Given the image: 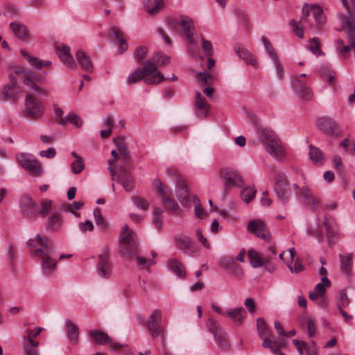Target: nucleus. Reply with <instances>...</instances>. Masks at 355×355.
<instances>
[{"instance_id":"obj_1","label":"nucleus","mask_w":355,"mask_h":355,"mask_svg":"<svg viewBox=\"0 0 355 355\" xmlns=\"http://www.w3.org/2000/svg\"><path fill=\"white\" fill-rule=\"evenodd\" d=\"M28 246L32 249L33 255L41 263L42 268L46 274L52 273L57 266V261L53 258V245L49 239L37 234L34 239L28 241Z\"/></svg>"},{"instance_id":"obj_2","label":"nucleus","mask_w":355,"mask_h":355,"mask_svg":"<svg viewBox=\"0 0 355 355\" xmlns=\"http://www.w3.org/2000/svg\"><path fill=\"white\" fill-rule=\"evenodd\" d=\"M144 79L148 85L158 84L163 81L164 75L157 70L155 63L148 60L143 64V68H137L128 77V84L132 85Z\"/></svg>"},{"instance_id":"obj_3","label":"nucleus","mask_w":355,"mask_h":355,"mask_svg":"<svg viewBox=\"0 0 355 355\" xmlns=\"http://www.w3.org/2000/svg\"><path fill=\"white\" fill-rule=\"evenodd\" d=\"M260 138L266 151L275 159L282 161L286 157V150L279 137L270 129L264 128L261 130Z\"/></svg>"},{"instance_id":"obj_4","label":"nucleus","mask_w":355,"mask_h":355,"mask_svg":"<svg viewBox=\"0 0 355 355\" xmlns=\"http://www.w3.org/2000/svg\"><path fill=\"white\" fill-rule=\"evenodd\" d=\"M135 232L125 225L121 232L120 254L126 259H132L139 251V245L136 241Z\"/></svg>"},{"instance_id":"obj_5","label":"nucleus","mask_w":355,"mask_h":355,"mask_svg":"<svg viewBox=\"0 0 355 355\" xmlns=\"http://www.w3.org/2000/svg\"><path fill=\"white\" fill-rule=\"evenodd\" d=\"M343 7L347 10L349 17L346 18L343 15H340L343 25L347 28V35L349 44L342 48V56L347 57V53L353 51L355 56V19L352 16L347 0H341Z\"/></svg>"},{"instance_id":"obj_6","label":"nucleus","mask_w":355,"mask_h":355,"mask_svg":"<svg viewBox=\"0 0 355 355\" xmlns=\"http://www.w3.org/2000/svg\"><path fill=\"white\" fill-rule=\"evenodd\" d=\"M180 24L189 42L187 46L188 52L193 56H200L196 41L193 37V35L196 33L193 21L189 17L182 16L180 19Z\"/></svg>"},{"instance_id":"obj_7","label":"nucleus","mask_w":355,"mask_h":355,"mask_svg":"<svg viewBox=\"0 0 355 355\" xmlns=\"http://www.w3.org/2000/svg\"><path fill=\"white\" fill-rule=\"evenodd\" d=\"M16 159L18 164L31 175L37 177L42 173V164L40 162L33 158L31 155L21 153L17 155Z\"/></svg>"},{"instance_id":"obj_8","label":"nucleus","mask_w":355,"mask_h":355,"mask_svg":"<svg viewBox=\"0 0 355 355\" xmlns=\"http://www.w3.org/2000/svg\"><path fill=\"white\" fill-rule=\"evenodd\" d=\"M300 189L297 184L288 186L282 180H278L275 187V192L277 200L283 205L288 202L290 199L289 191L293 190L296 196H300Z\"/></svg>"},{"instance_id":"obj_9","label":"nucleus","mask_w":355,"mask_h":355,"mask_svg":"<svg viewBox=\"0 0 355 355\" xmlns=\"http://www.w3.org/2000/svg\"><path fill=\"white\" fill-rule=\"evenodd\" d=\"M43 112L42 103L33 95L28 94L25 100V116L37 120L42 117Z\"/></svg>"},{"instance_id":"obj_10","label":"nucleus","mask_w":355,"mask_h":355,"mask_svg":"<svg viewBox=\"0 0 355 355\" xmlns=\"http://www.w3.org/2000/svg\"><path fill=\"white\" fill-rule=\"evenodd\" d=\"M22 216L28 220H35L38 216V207L36 202L29 196H24L19 201Z\"/></svg>"},{"instance_id":"obj_11","label":"nucleus","mask_w":355,"mask_h":355,"mask_svg":"<svg viewBox=\"0 0 355 355\" xmlns=\"http://www.w3.org/2000/svg\"><path fill=\"white\" fill-rule=\"evenodd\" d=\"M13 70L16 75L23 78L24 84L30 89L36 92H42V89L35 82L37 76L33 71L19 66L14 67Z\"/></svg>"},{"instance_id":"obj_12","label":"nucleus","mask_w":355,"mask_h":355,"mask_svg":"<svg viewBox=\"0 0 355 355\" xmlns=\"http://www.w3.org/2000/svg\"><path fill=\"white\" fill-rule=\"evenodd\" d=\"M89 336L99 345H108L111 349L114 351L119 350L124 346L119 344V343L114 342L112 339L106 334L94 329L89 331Z\"/></svg>"},{"instance_id":"obj_13","label":"nucleus","mask_w":355,"mask_h":355,"mask_svg":"<svg viewBox=\"0 0 355 355\" xmlns=\"http://www.w3.org/2000/svg\"><path fill=\"white\" fill-rule=\"evenodd\" d=\"M56 54L59 57L61 62L68 68L75 69L76 63L70 53V48L67 45L57 46Z\"/></svg>"},{"instance_id":"obj_14","label":"nucleus","mask_w":355,"mask_h":355,"mask_svg":"<svg viewBox=\"0 0 355 355\" xmlns=\"http://www.w3.org/2000/svg\"><path fill=\"white\" fill-rule=\"evenodd\" d=\"M243 184L242 178L236 171L225 169L223 173V187L226 189H231L235 187H241Z\"/></svg>"},{"instance_id":"obj_15","label":"nucleus","mask_w":355,"mask_h":355,"mask_svg":"<svg viewBox=\"0 0 355 355\" xmlns=\"http://www.w3.org/2000/svg\"><path fill=\"white\" fill-rule=\"evenodd\" d=\"M112 265L109 261V254L105 250L98 255V263L97 264L98 275L101 277H108L111 275Z\"/></svg>"},{"instance_id":"obj_16","label":"nucleus","mask_w":355,"mask_h":355,"mask_svg":"<svg viewBox=\"0 0 355 355\" xmlns=\"http://www.w3.org/2000/svg\"><path fill=\"white\" fill-rule=\"evenodd\" d=\"M248 229L259 238L268 240L270 237L266 225L259 220H252L248 225Z\"/></svg>"},{"instance_id":"obj_17","label":"nucleus","mask_w":355,"mask_h":355,"mask_svg":"<svg viewBox=\"0 0 355 355\" xmlns=\"http://www.w3.org/2000/svg\"><path fill=\"white\" fill-rule=\"evenodd\" d=\"M194 106L198 116L205 117L209 114L210 106L200 92H196Z\"/></svg>"},{"instance_id":"obj_18","label":"nucleus","mask_w":355,"mask_h":355,"mask_svg":"<svg viewBox=\"0 0 355 355\" xmlns=\"http://www.w3.org/2000/svg\"><path fill=\"white\" fill-rule=\"evenodd\" d=\"M117 182L121 184L127 192H131L135 188V180L130 173L124 168L119 171Z\"/></svg>"},{"instance_id":"obj_19","label":"nucleus","mask_w":355,"mask_h":355,"mask_svg":"<svg viewBox=\"0 0 355 355\" xmlns=\"http://www.w3.org/2000/svg\"><path fill=\"white\" fill-rule=\"evenodd\" d=\"M10 82L5 85L1 92V96L2 100H13L17 98L16 94L14 90L17 87V79L15 76H10Z\"/></svg>"},{"instance_id":"obj_20","label":"nucleus","mask_w":355,"mask_h":355,"mask_svg":"<svg viewBox=\"0 0 355 355\" xmlns=\"http://www.w3.org/2000/svg\"><path fill=\"white\" fill-rule=\"evenodd\" d=\"M300 196L303 198L306 205L311 210H316L320 205V200L315 197L308 187H303L300 189Z\"/></svg>"},{"instance_id":"obj_21","label":"nucleus","mask_w":355,"mask_h":355,"mask_svg":"<svg viewBox=\"0 0 355 355\" xmlns=\"http://www.w3.org/2000/svg\"><path fill=\"white\" fill-rule=\"evenodd\" d=\"M43 330V328L37 327L34 329H26L23 336V347H30L31 349H35L40 345L38 341L34 340L33 338L37 337Z\"/></svg>"},{"instance_id":"obj_22","label":"nucleus","mask_w":355,"mask_h":355,"mask_svg":"<svg viewBox=\"0 0 355 355\" xmlns=\"http://www.w3.org/2000/svg\"><path fill=\"white\" fill-rule=\"evenodd\" d=\"M261 42L265 47L267 54L274 60L277 75L280 79H282L284 77V70L281 64L278 61L277 57L270 43V41L266 37H262Z\"/></svg>"},{"instance_id":"obj_23","label":"nucleus","mask_w":355,"mask_h":355,"mask_svg":"<svg viewBox=\"0 0 355 355\" xmlns=\"http://www.w3.org/2000/svg\"><path fill=\"white\" fill-rule=\"evenodd\" d=\"M235 52L239 58L243 60L247 64H251L254 68H258L259 64L253 55L242 44H237L235 47Z\"/></svg>"},{"instance_id":"obj_24","label":"nucleus","mask_w":355,"mask_h":355,"mask_svg":"<svg viewBox=\"0 0 355 355\" xmlns=\"http://www.w3.org/2000/svg\"><path fill=\"white\" fill-rule=\"evenodd\" d=\"M20 52L31 67L35 69L40 70L44 67H49L52 64L50 60H43L35 56L31 55L25 50H21Z\"/></svg>"},{"instance_id":"obj_25","label":"nucleus","mask_w":355,"mask_h":355,"mask_svg":"<svg viewBox=\"0 0 355 355\" xmlns=\"http://www.w3.org/2000/svg\"><path fill=\"white\" fill-rule=\"evenodd\" d=\"M302 11L306 16L311 13L318 24L323 25L325 23L323 10L318 5L313 4L310 6H304L302 8Z\"/></svg>"},{"instance_id":"obj_26","label":"nucleus","mask_w":355,"mask_h":355,"mask_svg":"<svg viewBox=\"0 0 355 355\" xmlns=\"http://www.w3.org/2000/svg\"><path fill=\"white\" fill-rule=\"evenodd\" d=\"M226 314L232 322L237 326L241 325L247 316V313L243 307L227 309Z\"/></svg>"},{"instance_id":"obj_27","label":"nucleus","mask_w":355,"mask_h":355,"mask_svg":"<svg viewBox=\"0 0 355 355\" xmlns=\"http://www.w3.org/2000/svg\"><path fill=\"white\" fill-rule=\"evenodd\" d=\"M295 92L304 100L308 101L313 96L312 92L298 78H295L293 82Z\"/></svg>"},{"instance_id":"obj_28","label":"nucleus","mask_w":355,"mask_h":355,"mask_svg":"<svg viewBox=\"0 0 355 355\" xmlns=\"http://www.w3.org/2000/svg\"><path fill=\"white\" fill-rule=\"evenodd\" d=\"M317 126L322 132L331 135L337 131V124L331 119H319L317 121Z\"/></svg>"},{"instance_id":"obj_29","label":"nucleus","mask_w":355,"mask_h":355,"mask_svg":"<svg viewBox=\"0 0 355 355\" xmlns=\"http://www.w3.org/2000/svg\"><path fill=\"white\" fill-rule=\"evenodd\" d=\"M177 247L180 250L187 251L191 254L195 252L194 244L191 239L184 235H178L175 237Z\"/></svg>"},{"instance_id":"obj_30","label":"nucleus","mask_w":355,"mask_h":355,"mask_svg":"<svg viewBox=\"0 0 355 355\" xmlns=\"http://www.w3.org/2000/svg\"><path fill=\"white\" fill-rule=\"evenodd\" d=\"M207 327L210 333H211L214 337L216 342L220 346L222 343L221 339V327L218 321L214 318H209L207 321Z\"/></svg>"},{"instance_id":"obj_31","label":"nucleus","mask_w":355,"mask_h":355,"mask_svg":"<svg viewBox=\"0 0 355 355\" xmlns=\"http://www.w3.org/2000/svg\"><path fill=\"white\" fill-rule=\"evenodd\" d=\"M10 28L18 39L26 40L28 38V30L24 24L19 21H14L10 23Z\"/></svg>"},{"instance_id":"obj_32","label":"nucleus","mask_w":355,"mask_h":355,"mask_svg":"<svg viewBox=\"0 0 355 355\" xmlns=\"http://www.w3.org/2000/svg\"><path fill=\"white\" fill-rule=\"evenodd\" d=\"M76 59L83 70L92 71L93 64L89 56L83 51L78 50L76 52Z\"/></svg>"},{"instance_id":"obj_33","label":"nucleus","mask_w":355,"mask_h":355,"mask_svg":"<svg viewBox=\"0 0 355 355\" xmlns=\"http://www.w3.org/2000/svg\"><path fill=\"white\" fill-rule=\"evenodd\" d=\"M148 331L153 338L159 336L160 341L164 344L166 340L165 329L161 322L147 324Z\"/></svg>"},{"instance_id":"obj_34","label":"nucleus","mask_w":355,"mask_h":355,"mask_svg":"<svg viewBox=\"0 0 355 355\" xmlns=\"http://www.w3.org/2000/svg\"><path fill=\"white\" fill-rule=\"evenodd\" d=\"M339 259L342 272L346 275H349L353 266L352 253L339 254Z\"/></svg>"},{"instance_id":"obj_35","label":"nucleus","mask_w":355,"mask_h":355,"mask_svg":"<svg viewBox=\"0 0 355 355\" xmlns=\"http://www.w3.org/2000/svg\"><path fill=\"white\" fill-rule=\"evenodd\" d=\"M248 256L251 266L254 268H260L268 264V263H266V258L263 259L261 257L259 252L254 249H250L248 250Z\"/></svg>"},{"instance_id":"obj_36","label":"nucleus","mask_w":355,"mask_h":355,"mask_svg":"<svg viewBox=\"0 0 355 355\" xmlns=\"http://www.w3.org/2000/svg\"><path fill=\"white\" fill-rule=\"evenodd\" d=\"M176 196L182 205L187 206L189 205L191 201V195L187 187L184 183L179 184L176 191Z\"/></svg>"},{"instance_id":"obj_37","label":"nucleus","mask_w":355,"mask_h":355,"mask_svg":"<svg viewBox=\"0 0 355 355\" xmlns=\"http://www.w3.org/2000/svg\"><path fill=\"white\" fill-rule=\"evenodd\" d=\"M322 223L325 228L326 234L329 239L336 235V223L331 216L325 215Z\"/></svg>"},{"instance_id":"obj_38","label":"nucleus","mask_w":355,"mask_h":355,"mask_svg":"<svg viewBox=\"0 0 355 355\" xmlns=\"http://www.w3.org/2000/svg\"><path fill=\"white\" fill-rule=\"evenodd\" d=\"M162 201L166 209L172 214H178L180 211V207L178 203L173 200L168 193L162 196Z\"/></svg>"},{"instance_id":"obj_39","label":"nucleus","mask_w":355,"mask_h":355,"mask_svg":"<svg viewBox=\"0 0 355 355\" xmlns=\"http://www.w3.org/2000/svg\"><path fill=\"white\" fill-rule=\"evenodd\" d=\"M110 33L112 36L118 40L119 46L120 49V53H123L126 51L128 48V43L123 38V33L121 29L116 27H113L110 29Z\"/></svg>"},{"instance_id":"obj_40","label":"nucleus","mask_w":355,"mask_h":355,"mask_svg":"<svg viewBox=\"0 0 355 355\" xmlns=\"http://www.w3.org/2000/svg\"><path fill=\"white\" fill-rule=\"evenodd\" d=\"M225 268L227 274L235 278H241L243 275L242 268L234 261L226 263Z\"/></svg>"},{"instance_id":"obj_41","label":"nucleus","mask_w":355,"mask_h":355,"mask_svg":"<svg viewBox=\"0 0 355 355\" xmlns=\"http://www.w3.org/2000/svg\"><path fill=\"white\" fill-rule=\"evenodd\" d=\"M309 158L315 164L322 165L324 162L322 150L313 146H309Z\"/></svg>"},{"instance_id":"obj_42","label":"nucleus","mask_w":355,"mask_h":355,"mask_svg":"<svg viewBox=\"0 0 355 355\" xmlns=\"http://www.w3.org/2000/svg\"><path fill=\"white\" fill-rule=\"evenodd\" d=\"M257 327L259 337L263 339L268 336H272V332L268 329L266 321L263 318H259L257 320Z\"/></svg>"},{"instance_id":"obj_43","label":"nucleus","mask_w":355,"mask_h":355,"mask_svg":"<svg viewBox=\"0 0 355 355\" xmlns=\"http://www.w3.org/2000/svg\"><path fill=\"white\" fill-rule=\"evenodd\" d=\"M168 266L170 270H171L178 276L180 277H184L186 273L184 267L180 261L176 259H171L168 261Z\"/></svg>"},{"instance_id":"obj_44","label":"nucleus","mask_w":355,"mask_h":355,"mask_svg":"<svg viewBox=\"0 0 355 355\" xmlns=\"http://www.w3.org/2000/svg\"><path fill=\"white\" fill-rule=\"evenodd\" d=\"M67 328L69 338L71 341L76 343L79 336V329L78 326L73 322L68 320L67 321Z\"/></svg>"},{"instance_id":"obj_45","label":"nucleus","mask_w":355,"mask_h":355,"mask_svg":"<svg viewBox=\"0 0 355 355\" xmlns=\"http://www.w3.org/2000/svg\"><path fill=\"white\" fill-rule=\"evenodd\" d=\"M194 204V211L196 216L199 219H203L207 217V212L203 209L200 204L199 198L193 195L191 196Z\"/></svg>"},{"instance_id":"obj_46","label":"nucleus","mask_w":355,"mask_h":355,"mask_svg":"<svg viewBox=\"0 0 355 355\" xmlns=\"http://www.w3.org/2000/svg\"><path fill=\"white\" fill-rule=\"evenodd\" d=\"M114 144L117 148V150L119 152L121 156H123L125 159L128 158V152L127 150V146L125 143V139L122 137L114 138L113 139Z\"/></svg>"},{"instance_id":"obj_47","label":"nucleus","mask_w":355,"mask_h":355,"mask_svg":"<svg viewBox=\"0 0 355 355\" xmlns=\"http://www.w3.org/2000/svg\"><path fill=\"white\" fill-rule=\"evenodd\" d=\"M61 216L58 213H55L52 214L49 218L47 223V229L51 230H55L59 228L61 225Z\"/></svg>"},{"instance_id":"obj_48","label":"nucleus","mask_w":355,"mask_h":355,"mask_svg":"<svg viewBox=\"0 0 355 355\" xmlns=\"http://www.w3.org/2000/svg\"><path fill=\"white\" fill-rule=\"evenodd\" d=\"M272 336H268L262 339L263 347L268 349L273 353L277 351L278 348H281L282 343V342L275 341L271 339Z\"/></svg>"},{"instance_id":"obj_49","label":"nucleus","mask_w":355,"mask_h":355,"mask_svg":"<svg viewBox=\"0 0 355 355\" xmlns=\"http://www.w3.org/2000/svg\"><path fill=\"white\" fill-rule=\"evenodd\" d=\"M94 217L96 221V223L98 226H99L103 230H106L108 229V225L106 221L104 220L100 208H95L94 210Z\"/></svg>"},{"instance_id":"obj_50","label":"nucleus","mask_w":355,"mask_h":355,"mask_svg":"<svg viewBox=\"0 0 355 355\" xmlns=\"http://www.w3.org/2000/svg\"><path fill=\"white\" fill-rule=\"evenodd\" d=\"M155 6H151L150 2L149 1L144 2L146 10L150 15H155L157 13L163 8V0H155Z\"/></svg>"},{"instance_id":"obj_51","label":"nucleus","mask_w":355,"mask_h":355,"mask_svg":"<svg viewBox=\"0 0 355 355\" xmlns=\"http://www.w3.org/2000/svg\"><path fill=\"white\" fill-rule=\"evenodd\" d=\"M256 190L254 187H246L241 193V198L243 201L249 203L256 195Z\"/></svg>"},{"instance_id":"obj_52","label":"nucleus","mask_w":355,"mask_h":355,"mask_svg":"<svg viewBox=\"0 0 355 355\" xmlns=\"http://www.w3.org/2000/svg\"><path fill=\"white\" fill-rule=\"evenodd\" d=\"M163 214V211L161 208L156 207L153 209V221L157 230H161L163 224V221L162 219V214Z\"/></svg>"},{"instance_id":"obj_53","label":"nucleus","mask_w":355,"mask_h":355,"mask_svg":"<svg viewBox=\"0 0 355 355\" xmlns=\"http://www.w3.org/2000/svg\"><path fill=\"white\" fill-rule=\"evenodd\" d=\"M350 304V300L344 291H340L338 294V299L337 300V306L338 310L342 308L347 307Z\"/></svg>"},{"instance_id":"obj_54","label":"nucleus","mask_w":355,"mask_h":355,"mask_svg":"<svg viewBox=\"0 0 355 355\" xmlns=\"http://www.w3.org/2000/svg\"><path fill=\"white\" fill-rule=\"evenodd\" d=\"M331 286V282L327 277H322L321 278V282L317 284L314 288L315 291L320 293L321 295H324L326 292V289Z\"/></svg>"},{"instance_id":"obj_55","label":"nucleus","mask_w":355,"mask_h":355,"mask_svg":"<svg viewBox=\"0 0 355 355\" xmlns=\"http://www.w3.org/2000/svg\"><path fill=\"white\" fill-rule=\"evenodd\" d=\"M308 49L315 55H319L323 54L320 49L319 40L316 37L310 39Z\"/></svg>"},{"instance_id":"obj_56","label":"nucleus","mask_w":355,"mask_h":355,"mask_svg":"<svg viewBox=\"0 0 355 355\" xmlns=\"http://www.w3.org/2000/svg\"><path fill=\"white\" fill-rule=\"evenodd\" d=\"M51 200H44L41 202V208L40 211H38V214L44 218L46 217L51 210Z\"/></svg>"},{"instance_id":"obj_57","label":"nucleus","mask_w":355,"mask_h":355,"mask_svg":"<svg viewBox=\"0 0 355 355\" xmlns=\"http://www.w3.org/2000/svg\"><path fill=\"white\" fill-rule=\"evenodd\" d=\"M235 12L240 24L243 26L245 28L248 29L249 27L250 22L247 14L239 8H236Z\"/></svg>"},{"instance_id":"obj_58","label":"nucleus","mask_w":355,"mask_h":355,"mask_svg":"<svg viewBox=\"0 0 355 355\" xmlns=\"http://www.w3.org/2000/svg\"><path fill=\"white\" fill-rule=\"evenodd\" d=\"M292 263H286V265H287V267L288 268L289 270L292 272V273H300L301 272H302L304 270V266L302 265V263H301V261H300L299 259H297L295 261H294V265L292 266L291 264Z\"/></svg>"},{"instance_id":"obj_59","label":"nucleus","mask_w":355,"mask_h":355,"mask_svg":"<svg viewBox=\"0 0 355 355\" xmlns=\"http://www.w3.org/2000/svg\"><path fill=\"white\" fill-rule=\"evenodd\" d=\"M153 63L156 62L158 65H165L170 62V57L168 55H162L159 53H155L152 58Z\"/></svg>"},{"instance_id":"obj_60","label":"nucleus","mask_w":355,"mask_h":355,"mask_svg":"<svg viewBox=\"0 0 355 355\" xmlns=\"http://www.w3.org/2000/svg\"><path fill=\"white\" fill-rule=\"evenodd\" d=\"M132 200L133 203L141 210H147L149 207V203L143 198L135 196L132 197Z\"/></svg>"},{"instance_id":"obj_61","label":"nucleus","mask_w":355,"mask_h":355,"mask_svg":"<svg viewBox=\"0 0 355 355\" xmlns=\"http://www.w3.org/2000/svg\"><path fill=\"white\" fill-rule=\"evenodd\" d=\"M85 168V164L83 159L76 160L71 164V170L73 174L80 173Z\"/></svg>"},{"instance_id":"obj_62","label":"nucleus","mask_w":355,"mask_h":355,"mask_svg":"<svg viewBox=\"0 0 355 355\" xmlns=\"http://www.w3.org/2000/svg\"><path fill=\"white\" fill-rule=\"evenodd\" d=\"M162 321V312L159 309H155L148 317L147 324L159 323Z\"/></svg>"},{"instance_id":"obj_63","label":"nucleus","mask_w":355,"mask_h":355,"mask_svg":"<svg viewBox=\"0 0 355 355\" xmlns=\"http://www.w3.org/2000/svg\"><path fill=\"white\" fill-rule=\"evenodd\" d=\"M137 254H138V252L135 254V256L132 259H135V258L136 259L137 264L139 267H140L141 268H144L146 267L148 268L150 266L155 263V262H153L150 260L148 261L146 259H145L143 257L139 256Z\"/></svg>"},{"instance_id":"obj_64","label":"nucleus","mask_w":355,"mask_h":355,"mask_svg":"<svg viewBox=\"0 0 355 355\" xmlns=\"http://www.w3.org/2000/svg\"><path fill=\"white\" fill-rule=\"evenodd\" d=\"M202 40V47L203 49V52L205 56H210L213 53V46L211 42L205 40L203 37L201 39Z\"/></svg>"}]
</instances>
